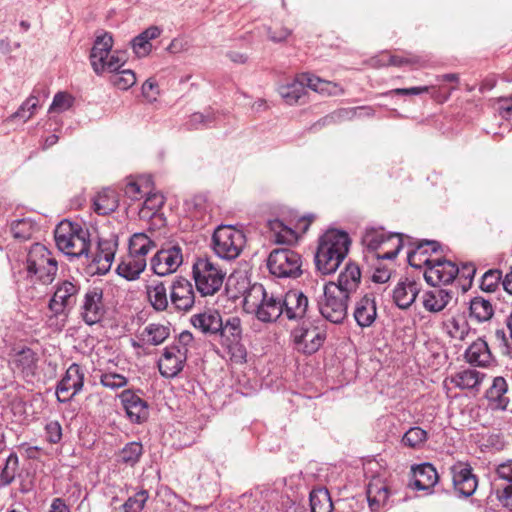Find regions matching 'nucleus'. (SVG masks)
<instances>
[{
    "label": "nucleus",
    "mask_w": 512,
    "mask_h": 512,
    "mask_svg": "<svg viewBox=\"0 0 512 512\" xmlns=\"http://www.w3.org/2000/svg\"><path fill=\"white\" fill-rule=\"evenodd\" d=\"M350 238L346 232L331 229L319 239L315 254L317 270L328 275L334 273L348 254Z\"/></svg>",
    "instance_id": "nucleus-1"
},
{
    "label": "nucleus",
    "mask_w": 512,
    "mask_h": 512,
    "mask_svg": "<svg viewBox=\"0 0 512 512\" xmlns=\"http://www.w3.org/2000/svg\"><path fill=\"white\" fill-rule=\"evenodd\" d=\"M54 238L57 248L70 258L89 257L91 247L90 233L87 228L67 219L55 228Z\"/></svg>",
    "instance_id": "nucleus-2"
},
{
    "label": "nucleus",
    "mask_w": 512,
    "mask_h": 512,
    "mask_svg": "<svg viewBox=\"0 0 512 512\" xmlns=\"http://www.w3.org/2000/svg\"><path fill=\"white\" fill-rule=\"evenodd\" d=\"M112 34L107 31H97L90 52V62L93 71L97 75L116 72L125 64L126 59L119 51L112 52Z\"/></svg>",
    "instance_id": "nucleus-3"
},
{
    "label": "nucleus",
    "mask_w": 512,
    "mask_h": 512,
    "mask_svg": "<svg viewBox=\"0 0 512 512\" xmlns=\"http://www.w3.org/2000/svg\"><path fill=\"white\" fill-rule=\"evenodd\" d=\"M307 88L328 95H338L341 91L336 83L322 80L310 74L299 75L292 82L281 85L278 91L287 104L294 105L305 97Z\"/></svg>",
    "instance_id": "nucleus-4"
},
{
    "label": "nucleus",
    "mask_w": 512,
    "mask_h": 512,
    "mask_svg": "<svg viewBox=\"0 0 512 512\" xmlns=\"http://www.w3.org/2000/svg\"><path fill=\"white\" fill-rule=\"evenodd\" d=\"M193 279L201 296H213L223 286L226 271L209 257H199L192 267Z\"/></svg>",
    "instance_id": "nucleus-5"
},
{
    "label": "nucleus",
    "mask_w": 512,
    "mask_h": 512,
    "mask_svg": "<svg viewBox=\"0 0 512 512\" xmlns=\"http://www.w3.org/2000/svg\"><path fill=\"white\" fill-rule=\"evenodd\" d=\"M26 271L28 277L43 284L54 281L58 264L52 253L42 244H33L27 254Z\"/></svg>",
    "instance_id": "nucleus-6"
},
{
    "label": "nucleus",
    "mask_w": 512,
    "mask_h": 512,
    "mask_svg": "<svg viewBox=\"0 0 512 512\" xmlns=\"http://www.w3.org/2000/svg\"><path fill=\"white\" fill-rule=\"evenodd\" d=\"M245 303L255 307V316L261 322L276 321L282 314V295L268 293L262 284H254L247 295Z\"/></svg>",
    "instance_id": "nucleus-7"
},
{
    "label": "nucleus",
    "mask_w": 512,
    "mask_h": 512,
    "mask_svg": "<svg viewBox=\"0 0 512 512\" xmlns=\"http://www.w3.org/2000/svg\"><path fill=\"white\" fill-rule=\"evenodd\" d=\"M244 245V234L231 225H221L214 231L212 248L221 259H236L241 254Z\"/></svg>",
    "instance_id": "nucleus-8"
},
{
    "label": "nucleus",
    "mask_w": 512,
    "mask_h": 512,
    "mask_svg": "<svg viewBox=\"0 0 512 512\" xmlns=\"http://www.w3.org/2000/svg\"><path fill=\"white\" fill-rule=\"evenodd\" d=\"M350 297L334 287V282L323 286V297L318 302L321 315L334 324L342 323L347 317Z\"/></svg>",
    "instance_id": "nucleus-9"
},
{
    "label": "nucleus",
    "mask_w": 512,
    "mask_h": 512,
    "mask_svg": "<svg viewBox=\"0 0 512 512\" xmlns=\"http://www.w3.org/2000/svg\"><path fill=\"white\" fill-rule=\"evenodd\" d=\"M267 267L277 278H297L302 274V258L289 248L274 249L268 256Z\"/></svg>",
    "instance_id": "nucleus-10"
},
{
    "label": "nucleus",
    "mask_w": 512,
    "mask_h": 512,
    "mask_svg": "<svg viewBox=\"0 0 512 512\" xmlns=\"http://www.w3.org/2000/svg\"><path fill=\"white\" fill-rule=\"evenodd\" d=\"M218 334L221 338V345L225 348L230 359L236 363L246 361L247 351L242 343L241 320L237 316L228 317L222 321V328Z\"/></svg>",
    "instance_id": "nucleus-11"
},
{
    "label": "nucleus",
    "mask_w": 512,
    "mask_h": 512,
    "mask_svg": "<svg viewBox=\"0 0 512 512\" xmlns=\"http://www.w3.org/2000/svg\"><path fill=\"white\" fill-rule=\"evenodd\" d=\"M291 337L298 352L312 355L323 345L326 333L311 323L303 322L300 326L293 329Z\"/></svg>",
    "instance_id": "nucleus-12"
},
{
    "label": "nucleus",
    "mask_w": 512,
    "mask_h": 512,
    "mask_svg": "<svg viewBox=\"0 0 512 512\" xmlns=\"http://www.w3.org/2000/svg\"><path fill=\"white\" fill-rule=\"evenodd\" d=\"M80 284L76 280H64L57 284L56 290L49 301L50 310L56 314H63L76 304Z\"/></svg>",
    "instance_id": "nucleus-13"
},
{
    "label": "nucleus",
    "mask_w": 512,
    "mask_h": 512,
    "mask_svg": "<svg viewBox=\"0 0 512 512\" xmlns=\"http://www.w3.org/2000/svg\"><path fill=\"white\" fill-rule=\"evenodd\" d=\"M105 312L103 290L99 287L89 288L85 292L80 305L82 320L88 325L96 324L102 320Z\"/></svg>",
    "instance_id": "nucleus-14"
},
{
    "label": "nucleus",
    "mask_w": 512,
    "mask_h": 512,
    "mask_svg": "<svg viewBox=\"0 0 512 512\" xmlns=\"http://www.w3.org/2000/svg\"><path fill=\"white\" fill-rule=\"evenodd\" d=\"M183 263L182 249L172 245L159 250L151 259V268L158 276H166L177 271Z\"/></svg>",
    "instance_id": "nucleus-15"
},
{
    "label": "nucleus",
    "mask_w": 512,
    "mask_h": 512,
    "mask_svg": "<svg viewBox=\"0 0 512 512\" xmlns=\"http://www.w3.org/2000/svg\"><path fill=\"white\" fill-rule=\"evenodd\" d=\"M84 385V372L80 365L71 364L64 377L58 383L56 388L57 400L62 403L69 402L78 394Z\"/></svg>",
    "instance_id": "nucleus-16"
},
{
    "label": "nucleus",
    "mask_w": 512,
    "mask_h": 512,
    "mask_svg": "<svg viewBox=\"0 0 512 512\" xmlns=\"http://www.w3.org/2000/svg\"><path fill=\"white\" fill-rule=\"evenodd\" d=\"M459 267L445 259H433L429 267L424 271L426 282L432 286L450 284L459 274Z\"/></svg>",
    "instance_id": "nucleus-17"
},
{
    "label": "nucleus",
    "mask_w": 512,
    "mask_h": 512,
    "mask_svg": "<svg viewBox=\"0 0 512 512\" xmlns=\"http://www.w3.org/2000/svg\"><path fill=\"white\" fill-rule=\"evenodd\" d=\"M169 301L175 310L189 311L195 303L191 282L183 277L176 278L170 286Z\"/></svg>",
    "instance_id": "nucleus-18"
},
{
    "label": "nucleus",
    "mask_w": 512,
    "mask_h": 512,
    "mask_svg": "<svg viewBox=\"0 0 512 512\" xmlns=\"http://www.w3.org/2000/svg\"><path fill=\"white\" fill-rule=\"evenodd\" d=\"M395 240V247L380 255L379 257L382 259H394L399 251L401 250L402 243V234H387L383 229H368L362 237V242L367 246L370 250H376L381 245L386 244L387 242Z\"/></svg>",
    "instance_id": "nucleus-19"
},
{
    "label": "nucleus",
    "mask_w": 512,
    "mask_h": 512,
    "mask_svg": "<svg viewBox=\"0 0 512 512\" xmlns=\"http://www.w3.org/2000/svg\"><path fill=\"white\" fill-rule=\"evenodd\" d=\"M186 359L185 349L179 348V345L167 346L158 362L161 375L166 378L175 377L182 371Z\"/></svg>",
    "instance_id": "nucleus-20"
},
{
    "label": "nucleus",
    "mask_w": 512,
    "mask_h": 512,
    "mask_svg": "<svg viewBox=\"0 0 512 512\" xmlns=\"http://www.w3.org/2000/svg\"><path fill=\"white\" fill-rule=\"evenodd\" d=\"M455 491L459 496L470 497L474 494L478 482L469 465L457 463L451 467Z\"/></svg>",
    "instance_id": "nucleus-21"
},
{
    "label": "nucleus",
    "mask_w": 512,
    "mask_h": 512,
    "mask_svg": "<svg viewBox=\"0 0 512 512\" xmlns=\"http://www.w3.org/2000/svg\"><path fill=\"white\" fill-rule=\"evenodd\" d=\"M119 398L127 417L133 423H143L149 417L148 404L131 390H124Z\"/></svg>",
    "instance_id": "nucleus-22"
},
{
    "label": "nucleus",
    "mask_w": 512,
    "mask_h": 512,
    "mask_svg": "<svg viewBox=\"0 0 512 512\" xmlns=\"http://www.w3.org/2000/svg\"><path fill=\"white\" fill-rule=\"evenodd\" d=\"M282 310L289 320L298 321L306 317L308 298L298 290H290L282 296Z\"/></svg>",
    "instance_id": "nucleus-23"
},
{
    "label": "nucleus",
    "mask_w": 512,
    "mask_h": 512,
    "mask_svg": "<svg viewBox=\"0 0 512 512\" xmlns=\"http://www.w3.org/2000/svg\"><path fill=\"white\" fill-rule=\"evenodd\" d=\"M421 287L413 279L400 280L393 290V300L396 306L402 310L408 309L416 300Z\"/></svg>",
    "instance_id": "nucleus-24"
},
{
    "label": "nucleus",
    "mask_w": 512,
    "mask_h": 512,
    "mask_svg": "<svg viewBox=\"0 0 512 512\" xmlns=\"http://www.w3.org/2000/svg\"><path fill=\"white\" fill-rule=\"evenodd\" d=\"M415 247L408 251V263L415 268H426L430 266L432 260L428 254L429 251L436 253L440 249V244L434 240H422L414 243Z\"/></svg>",
    "instance_id": "nucleus-25"
},
{
    "label": "nucleus",
    "mask_w": 512,
    "mask_h": 512,
    "mask_svg": "<svg viewBox=\"0 0 512 512\" xmlns=\"http://www.w3.org/2000/svg\"><path fill=\"white\" fill-rule=\"evenodd\" d=\"M146 298L152 308L157 312H163L170 307L167 288L163 281L149 280L145 286Z\"/></svg>",
    "instance_id": "nucleus-26"
},
{
    "label": "nucleus",
    "mask_w": 512,
    "mask_h": 512,
    "mask_svg": "<svg viewBox=\"0 0 512 512\" xmlns=\"http://www.w3.org/2000/svg\"><path fill=\"white\" fill-rule=\"evenodd\" d=\"M354 319L362 327H370L376 320L377 307L373 295L366 294L355 304Z\"/></svg>",
    "instance_id": "nucleus-27"
},
{
    "label": "nucleus",
    "mask_w": 512,
    "mask_h": 512,
    "mask_svg": "<svg viewBox=\"0 0 512 512\" xmlns=\"http://www.w3.org/2000/svg\"><path fill=\"white\" fill-rule=\"evenodd\" d=\"M361 282V271L357 264L347 263L344 270L341 271L337 283L334 287L349 297L356 292Z\"/></svg>",
    "instance_id": "nucleus-28"
},
{
    "label": "nucleus",
    "mask_w": 512,
    "mask_h": 512,
    "mask_svg": "<svg viewBox=\"0 0 512 512\" xmlns=\"http://www.w3.org/2000/svg\"><path fill=\"white\" fill-rule=\"evenodd\" d=\"M507 392L508 383L506 379L501 376L495 377L485 394L490 407L497 410H506L509 404Z\"/></svg>",
    "instance_id": "nucleus-29"
},
{
    "label": "nucleus",
    "mask_w": 512,
    "mask_h": 512,
    "mask_svg": "<svg viewBox=\"0 0 512 512\" xmlns=\"http://www.w3.org/2000/svg\"><path fill=\"white\" fill-rule=\"evenodd\" d=\"M464 356L469 364L479 367H487L493 361L487 342L481 338H478L466 349Z\"/></svg>",
    "instance_id": "nucleus-30"
},
{
    "label": "nucleus",
    "mask_w": 512,
    "mask_h": 512,
    "mask_svg": "<svg viewBox=\"0 0 512 512\" xmlns=\"http://www.w3.org/2000/svg\"><path fill=\"white\" fill-rule=\"evenodd\" d=\"M222 317L217 310H207L191 318L192 325L205 334H218L222 328Z\"/></svg>",
    "instance_id": "nucleus-31"
},
{
    "label": "nucleus",
    "mask_w": 512,
    "mask_h": 512,
    "mask_svg": "<svg viewBox=\"0 0 512 512\" xmlns=\"http://www.w3.org/2000/svg\"><path fill=\"white\" fill-rule=\"evenodd\" d=\"M413 473V486L417 490L429 491L439 480L435 467L430 463H423L417 466L414 468Z\"/></svg>",
    "instance_id": "nucleus-32"
},
{
    "label": "nucleus",
    "mask_w": 512,
    "mask_h": 512,
    "mask_svg": "<svg viewBox=\"0 0 512 512\" xmlns=\"http://www.w3.org/2000/svg\"><path fill=\"white\" fill-rule=\"evenodd\" d=\"M170 336L169 325L161 323H149L136 335L138 339H141L148 346L161 345Z\"/></svg>",
    "instance_id": "nucleus-33"
},
{
    "label": "nucleus",
    "mask_w": 512,
    "mask_h": 512,
    "mask_svg": "<svg viewBox=\"0 0 512 512\" xmlns=\"http://www.w3.org/2000/svg\"><path fill=\"white\" fill-rule=\"evenodd\" d=\"M161 29L158 26H150L134 37L131 41L132 49L139 58L146 57L152 51L151 40L160 36Z\"/></svg>",
    "instance_id": "nucleus-34"
},
{
    "label": "nucleus",
    "mask_w": 512,
    "mask_h": 512,
    "mask_svg": "<svg viewBox=\"0 0 512 512\" xmlns=\"http://www.w3.org/2000/svg\"><path fill=\"white\" fill-rule=\"evenodd\" d=\"M146 258L128 254L118 265L117 273L128 281H134L146 268Z\"/></svg>",
    "instance_id": "nucleus-35"
},
{
    "label": "nucleus",
    "mask_w": 512,
    "mask_h": 512,
    "mask_svg": "<svg viewBox=\"0 0 512 512\" xmlns=\"http://www.w3.org/2000/svg\"><path fill=\"white\" fill-rule=\"evenodd\" d=\"M452 299L450 291L441 288H434L426 291L423 295L424 308L432 313L442 311Z\"/></svg>",
    "instance_id": "nucleus-36"
},
{
    "label": "nucleus",
    "mask_w": 512,
    "mask_h": 512,
    "mask_svg": "<svg viewBox=\"0 0 512 512\" xmlns=\"http://www.w3.org/2000/svg\"><path fill=\"white\" fill-rule=\"evenodd\" d=\"M367 500L372 511L385 505L389 498L388 487L379 478H373L367 486Z\"/></svg>",
    "instance_id": "nucleus-37"
},
{
    "label": "nucleus",
    "mask_w": 512,
    "mask_h": 512,
    "mask_svg": "<svg viewBox=\"0 0 512 512\" xmlns=\"http://www.w3.org/2000/svg\"><path fill=\"white\" fill-rule=\"evenodd\" d=\"M119 205L117 193L110 189L105 188L100 191L93 200L94 211L99 215H108L114 212Z\"/></svg>",
    "instance_id": "nucleus-38"
},
{
    "label": "nucleus",
    "mask_w": 512,
    "mask_h": 512,
    "mask_svg": "<svg viewBox=\"0 0 512 512\" xmlns=\"http://www.w3.org/2000/svg\"><path fill=\"white\" fill-rule=\"evenodd\" d=\"M15 365L21 371L24 378L28 379L35 375L38 358L30 348H24L16 354Z\"/></svg>",
    "instance_id": "nucleus-39"
},
{
    "label": "nucleus",
    "mask_w": 512,
    "mask_h": 512,
    "mask_svg": "<svg viewBox=\"0 0 512 512\" xmlns=\"http://www.w3.org/2000/svg\"><path fill=\"white\" fill-rule=\"evenodd\" d=\"M484 377L485 374L477 370L465 369L454 374L451 382L460 389H478Z\"/></svg>",
    "instance_id": "nucleus-40"
},
{
    "label": "nucleus",
    "mask_w": 512,
    "mask_h": 512,
    "mask_svg": "<svg viewBox=\"0 0 512 512\" xmlns=\"http://www.w3.org/2000/svg\"><path fill=\"white\" fill-rule=\"evenodd\" d=\"M268 227L271 239L278 244H292L297 240L296 232L279 219L269 220Z\"/></svg>",
    "instance_id": "nucleus-41"
},
{
    "label": "nucleus",
    "mask_w": 512,
    "mask_h": 512,
    "mask_svg": "<svg viewBox=\"0 0 512 512\" xmlns=\"http://www.w3.org/2000/svg\"><path fill=\"white\" fill-rule=\"evenodd\" d=\"M469 311L470 316L479 323L490 320L494 315L491 302L482 297H475L470 301Z\"/></svg>",
    "instance_id": "nucleus-42"
},
{
    "label": "nucleus",
    "mask_w": 512,
    "mask_h": 512,
    "mask_svg": "<svg viewBox=\"0 0 512 512\" xmlns=\"http://www.w3.org/2000/svg\"><path fill=\"white\" fill-rule=\"evenodd\" d=\"M115 244L108 240H100L98 251L93 257V262L100 265L99 270L106 272L110 269L115 255Z\"/></svg>",
    "instance_id": "nucleus-43"
},
{
    "label": "nucleus",
    "mask_w": 512,
    "mask_h": 512,
    "mask_svg": "<svg viewBox=\"0 0 512 512\" xmlns=\"http://www.w3.org/2000/svg\"><path fill=\"white\" fill-rule=\"evenodd\" d=\"M155 247V242L145 233H135L129 241V253L139 258H146L149 251Z\"/></svg>",
    "instance_id": "nucleus-44"
},
{
    "label": "nucleus",
    "mask_w": 512,
    "mask_h": 512,
    "mask_svg": "<svg viewBox=\"0 0 512 512\" xmlns=\"http://www.w3.org/2000/svg\"><path fill=\"white\" fill-rule=\"evenodd\" d=\"M309 498L311 512H332L333 503L326 488L313 489Z\"/></svg>",
    "instance_id": "nucleus-45"
},
{
    "label": "nucleus",
    "mask_w": 512,
    "mask_h": 512,
    "mask_svg": "<svg viewBox=\"0 0 512 512\" xmlns=\"http://www.w3.org/2000/svg\"><path fill=\"white\" fill-rule=\"evenodd\" d=\"M447 334L457 340H465L470 333V326L468 321L462 317H452L444 324Z\"/></svg>",
    "instance_id": "nucleus-46"
},
{
    "label": "nucleus",
    "mask_w": 512,
    "mask_h": 512,
    "mask_svg": "<svg viewBox=\"0 0 512 512\" xmlns=\"http://www.w3.org/2000/svg\"><path fill=\"white\" fill-rule=\"evenodd\" d=\"M143 454V446L139 442L127 443L119 452L118 461L128 466H134Z\"/></svg>",
    "instance_id": "nucleus-47"
},
{
    "label": "nucleus",
    "mask_w": 512,
    "mask_h": 512,
    "mask_svg": "<svg viewBox=\"0 0 512 512\" xmlns=\"http://www.w3.org/2000/svg\"><path fill=\"white\" fill-rule=\"evenodd\" d=\"M428 439V433L419 426L411 427L402 437L404 446L418 449L421 448Z\"/></svg>",
    "instance_id": "nucleus-48"
},
{
    "label": "nucleus",
    "mask_w": 512,
    "mask_h": 512,
    "mask_svg": "<svg viewBox=\"0 0 512 512\" xmlns=\"http://www.w3.org/2000/svg\"><path fill=\"white\" fill-rule=\"evenodd\" d=\"M19 467V458L16 453H11L5 462V465L0 473V487L11 484L17 474Z\"/></svg>",
    "instance_id": "nucleus-49"
},
{
    "label": "nucleus",
    "mask_w": 512,
    "mask_h": 512,
    "mask_svg": "<svg viewBox=\"0 0 512 512\" xmlns=\"http://www.w3.org/2000/svg\"><path fill=\"white\" fill-rule=\"evenodd\" d=\"M110 73L112 74L111 83L120 90H127L136 83L135 73L130 69H119Z\"/></svg>",
    "instance_id": "nucleus-50"
},
{
    "label": "nucleus",
    "mask_w": 512,
    "mask_h": 512,
    "mask_svg": "<svg viewBox=\"0 0 512 512\" xmlns=\"http://www.w3.org/2000/svg\"><path fill=\"white\" fill-rule=\"evenodd\" d=\"M124 195L131 201H139L144 198L147 191L144 190L142 183L133 178H127L122 188Z\"/></svg>",
    "instance_id": "nucleus-51"
},
{
    "label": "nucleus",
    "mask_w": 512,
    "mask_h": 512,
    "mask_svg": "<svg viewBox=\"0 0 512 512\" xmlns=\"http://www.w3.org/2000/svg\"><path fill=\"white\" fill-rule=\"evenodd\" d=\"M38 102V98L31 95L22 103L18 110L11 115V118H19L23 120V122L28 121L34 115L38 107Z\"/></svg>",
    "instance_id": "nucleus-52"
},
{
    "label": "nucleus",
    "mask_w": 512,
    "mask_h": 512,
    "mask_svg": "<svg viewBox=\"0 0 512 512\" xmlns=\"http://www.w3.org/2000/svg\"><path fill=\"white\" fill-rule=\"evenodd\" d=\"M502 279V272L491 269L484 273L481 279L480 288L485 292H495Z\"/></svg>",
    "instance_id": "nucleus-53"
},
{
    "label": "nucleus",
    "mask_w": 512,
    "mask_h": 512,
    "mask_svg": "<svg viewBox=\"0 0 512 512\" xmlns=\"http://www.w3.org/2000/svg\"><path fill=\"white\" fill-rule=\"evenodd\" d=\"M11 231L17 239H29L34 232V224L29 219H19L12 223Z\"/></svg>",
    "instance_id": "nucleus-54"
},
{
    "label": "nucleus",
    "mask_w": 512,
    "mask_h": 512,
    "mask_svg": "<svg viewBox=\"0 0 512 512\" xmlns=\"http://www.w3.org/2000/svg\"><path fill=\"white\" fill-rule=\"evenodd\" d=\"M148 492L141 490L135 495L129 497L122 505L124 512H141L144 508L146 501L148 500Z\"/></svg>",
    "instance_id": "nucleus-55"
},
{
    "label": "nucleus",
    "mask_w": 512,
    "mask_h": 512,
    "mask_svg": "<svg viewBox=\"0 0 512 512\" xmlns=\"http://www.w3.org/2000/svg\"><path fill=\"white\" fill-rule=\"evenodd\" d=\"M100 383L111 390H116L125 387L128 383V379L116 372H104L100 376Z\"/></svg>",
    "instance_id": "nucleus-56"
},
{
    "label": "nucleus",
    "mask_w": 512,
    "mask_h": 512,
    "mask_svg": "<svg viewBox=\"0 0 512 512\" xmlns=\"http://www.w3.org/2000/svg\"><path fill=\"white\" fill-rule=\"evenodd\" d=\"M74 98L66 92H58L55 94L50 105V112L62 113L67 111L73 105Z\"/></svg>",
    "instance_id": "nucleus-57"
},
{
    "label": "nucleus",
    "mask_w": 512,
    "mask_h": 512,
    "mask_svg": "<svg viewBox=\"0 0 512 512\" xmlns=\"http://www.w3.org/2000/svg\"><path fill=\"white\" fill-rule=\"evenodd\" d=\"M46 438L52 444H57L62 439V427L58 421H51L45 426Z\"/></svg>",
    "instance_id": "nucleus-58"
},
{
    "label": "nucleus",
    "mask_w": 512,
    "mask_h": 512,
    "mask_svg": "<svg viewBox=\"0 0 512 512\" xmlns=\"http://www.w3.org/2000/svg\"><path fill=\"white\" fill-rule=\"evenodd\" d=\"M381 61H382V63H381L382 66H385V65L403 66V65L415 64V63L419 62L418 58H416V57L407 58V57H402V56H397V55H383Z\"/></svg>",
    "instance_id": "nucleus-59"
},
{
    "label": "nucleus",
    "mask_w": 512,
    "mask_h": 512,
    "mask_svg": "<svg viewBox=\"0 0 512 512\" xmlns=\"http://www.w3.org/2000/svg\"><path fill=\"white\" fill-rule=\"evenodd\" d=\"M266 31L268 38L275 43L285 41L291 35V30L282 26L275 28L266 27Z\"/></svg>",
    "instance_id": "nucleus-60"
},
{
    "label": "nucleus",
    "mask_w": 512,
    "mask_h": 512,
    "mask_svg": "<svg viewBox=\"0 0 512 512\" xmlns=\"http://www.w3.org/2000/svg\"><path fill=\"white\" fill-rule=\"evenodd\" d=\"M163 204H164L163 196L158 195V194H149L148 196H146V198L143 202V207L141 209V212H144V210H146V209L150 212H155L159 208H161Z\"/></svg>",
    "instance_id": "nucleus-61"
},
{
    "label": "nucleus",
    "mask_w": 512,
    "mask_h": 512,
    "mask_svg": "<svg viewBox=\"0 0 512 512\" xmlns=\"http://www.w3.org/2000/svg\"><path fill=\"white\" fill-rule=\"evenodd\" d=\"M159 94L158 84L152 80H146L142 85V95L149 101L153 102Z\"/></svg>",
    "instance_id": "nucleus-62"
},
{
    "label": "nucleus",
    "mask_w": 512,
    "mask_h": 512,
    "mask_svg": "<svg viewBox=\"0 0 512 512\" xmlns=\"http://www.w3.org/2000/svg\"><path fill=\"white\" fill-rule=\"evenodd\" d=\"M497 496L501 504L509 511H512V485L509 484L501 491H498Z\"/></svg>",
    "instance_id": "nucleus-63"
},
{
    "label": "nucleus",
    "mask_w": 512,
    "mask_h": 512,
    "mask_svg": "<svg viewBox=\"0 0 512 512\" xmlns=\"http://www.w3.org/2000/svg\"><path fill=\"white\" fill-rule=\"evenodd\" d=\"M496 472L499 478L507 480L508 482L512 483V460L500 464L497 467Z\"/></svg>",
    "instance_id": "nucleus-64"
}]
</instances>
